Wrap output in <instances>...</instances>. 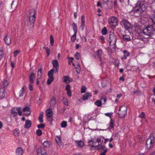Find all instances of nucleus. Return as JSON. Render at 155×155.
I'll use <instances>...</instances> for the list:
<instances>
[{"label": "nucleus", "mask_w": 155, "mask_h": 155, "mask_svg": "<svg viewBox=\"0 0 155 155\" xmlns=\"http://www.w3.org/2000/svg\"><path fill=\"white\" fill-rule=\"evenodd\" d=\"M136 6L134 8L135 12L141 13L144 12L146 10V6L144 1L139 0L136 4Z\"/></svg>", "instance_id": "nucleus-1"}, {"label": "nucleus", "mask_w": 155, "mask_h": 155, "mask_svg": "<svg viewBox=\"0 0 155 155\" xmlns=\"http://www.w3.org/2000/svg\"><path fill=\"white\" fill-rule=\"evenodd\" d=\"M154 136L153 134H151L146 142V146L147 149L152 148L154 146Z\"/></svg>", "instance_id": "nucleus-2"}, {"label": "nucleus", "mask_w": 155, "mask_h": 155, "mask_svg": "<svg viewBox=\"0 0 155 155\" xmlns=\"http://www.w3.org/2000/svg\"><path fill=\"white\" fill-rule=\"evenodd\" d=\"M36 12L35 9H31L29 13V22L30 24L29 25L31 27L33 26L35 20Z\"/></svg>", "instance_id": "nucleus-3"}, {"label": "nucleus", "mask_w": 155, "mask_h": 155, "mask_svg": "<svg viewBox=\"0 0 155 155\" xmlns=\"http://www.w3.org/2000/svg\"><path fill=\"white\" fill-rule=\"evenodd\" d=\"M143 33L148 36H151L155 33V30L152 25L147 27L142 31Z\"/></svg>", "instance_id": "nucleus-4"}, {"label": "nucleus", "mask_w": 155, "mask_h": 155, "mask_svg": "<svg viewBox=\"0 0 155 155\" xmlns=\"http://www.w3.org/2000/svg\"><path fill=\"white\" fill-rule=\"evenodd\" d=\"M117 40V38L116 35L113 32L110 33L108 38L110 45L115 46Z\"/></svg>", "instance_id": "nucleus-5"}, {"label": "nucleus", "mask_w": 155, "mask_h": 155, "mask_svg": "<svg viewBox=\"0 0 155 155\" xmlns=\"http://www.w3.org/2000/svg\"><path fill=\"white\" fill-rule=\"evenodd\" d=\"M11 114L13 115V117H15L18 114L21 116L22 115L21 108L20 107H15L11 109Z\"/></svg>", "instance_id": "nucleus-6"}, {"label": "nucleus", "mask_w": 155, "mask_h": 155, "mask_svg": "<svg viewBox=\"0 0 155 155\" xmlns=\"http://www.w3.org/2000/svg\"><path fill=\"white\" fill-rule=\"evenodd\" d=\"M121 25L123 27L125 30H128L132 28V25L128 20L125 19L122 20L120 22Z\"/></svg>", "instance_id": "nucleus-7"}, {"label": "nucleus", "mask_w": 155, "mask_h": 155, "mask_svg": "<svg viewBox=\"0 0 155 155\" xmlns=\"http://www.w3.org/2000/svg\"><path fill=\"white\" fill-rule=\"evenodd\" d=\"M127 107L124 106H121L119 110L118 115L120 118L124 117L126 115Z\"/></svg>", "instance_id": "nucleus-8"}, {"label": "nucleus", "mask_w": 155, "mask_h": 155, "mask_svg": "<svg viewBox=\"0 0 155 155\" xmlns=\"http://www.w3.org/2000/svg\"><path fill=\"white\" fill-rule=\"evenodd\" d=\"M54 71V69H52L50 71L48 72V76L49 78L48 79L47 81V84L48 85H50L51 84V82L54 80L53 76Z\"/></svg>", "instance_id": "nucleus-9"}, {"label": "nucleus", "mask_w": 155, "mask_h": 155, "mask_svg": "<svg viewBox=\"0 0 155 155\" xmlns=\"http://www.w3.org/2000/svg\"><path fill=\"white\" fill-rule=\"evenodd\" d=\"M108 20L109 24L115 27L117 25V20L115 17H111L108 19Z\"/></svg>", "instance_id": "nucleus-10"}, {"label": "nucleus", "mask_w": 155, "mask_h": 155, "mask_svg": "<svg viewBox=\"0 0 155 155\" xmlns=\"http://www.w3.org/2000/svg\"><path fill=\"white\" fill-rule=\"evenodd\" d=\"M97 143L95 140H90L88 141V144L91 147H97L100 145V144H97Z\"/></svg>", "instance_id": "nucleus-11"}, {"label": "nucleus", "mask_w": 155, "mask_h": 155, "mask_svg": "<svg viewBox=\"0 0 155 155\" xmlns=\"http://www.w3.org/2000/svg\"><path fill=\"white\" fill-rule=\"evenodd\" d=\"M53 66L54 68L53 69L56 73L58 72V71L59 64L58 61L57 60H53L52 62Z\"/></svg>", "instance_id": "nucleus-12"}, {"label": "nucleus", "mask_w": 155, "mask_h": 155, "mask_svg": "<svg viewBox=\"0 0 155 155\" xmlns=\"http://www.w3.org/2000/svg\"><path fill=\"white\" fill-rule=\"evenodd\" d=\"M4 40L6 44L8 45H10L11 43V36L8 34L6 35L4 38Z\"/></svg>", "instance_id": "nucleus-13"}, {"label": "nucleus", "mask_w": 155, "mask_h": 155, "mask_svg": "<svg viewBox=\"0 0 155 155\" xmlns=\"http://www.w3.org/2000/svg\"><path fill=\"white\" fill-rule=\"evenodd\" d=\"M50 107L51 108V109H54L56 103V99L54 97L52 96L51 97V100L50 101Z\"/></svg>", "instance_id": "nucleus-14"}, {"label": "nucleus", "mask_w": 155, "mask_h": 155, "mask_svg": "<svg viewBox=\"0 0 155 155\" xmlns=\"http://www.w3.org/2000/svg\"><path fill=\"white\" fill-rule=\"evenodd\" d=\"M6 93L4 89L3 88H0V99H2L5 98Z\"/></svg>", "instance_id": "nucleus-15"}, {"label": "nucleus", "mask_w": 155, "mask_h": 155, "mask_svg": "<svg viewBox=\"0 0 155 155\" xmlns=\"http://www.w3.org/2000/svg\"><path fill=\"white\" fill-rule=\"evenodd\" d=\"M65 89L67 91V94L68 96L71 97V91L70 89V85L68 84L66 85L65 87Z\"/></svg>", "instance_id": "nucleus-16"}, {"label": "nucleus", "mask_w": 155, "mask_h": 155, "mask_svg": "<svg viewBox=\"0 0 155 155\" xmlns=\"http://www.w3.org/2000/svg\"><path fill=\"white\" fill-rule=\"evenodd\" d=\"M52 109H51V108L48 109L46 111V114L47 117H51L52 116L53 113L52 112Z\"/></svg>", "instance_id": "nucleus-17"}, {"label": "nucleus", "mask_w": 155, "mask_h": 155, "mask_svg": "<svg viewBox=\"0 0 155 155\" xmlns=\"http://www.w3.org/2000/svg\"><path fill=\"white\" fill-rule=\"evenodd\" d=\"M29 83H33L34 79L35 78V74L33 72H32L31 74L29 75Z\"/></svg>", "instance_id": "nucleus-18"}, {"label": "nucleus", "mask_w": 155, "mask_h": 155, "mask_svg": "<svg viewBox=\"0 0 155 155\" xmlns=\"http://www.w3.org/2000/svg\"><path fill=\"white\" fill-rule=\"evenodd\" d=\"M81 30H83L85 27V18L84 15H83L81 17Z\"/></svg>", "instance_id": "nucleus-19"}, {"label": "nucleus", "mask_w": 155, "mask_h": 155, "mask_svg": "<svg viewBox=\"0 0 155 155\" xmlns=\"http://www.w3.org/2000/svg\"><path fill=\"white\" fill-rule=\"evenodd\" d=\"M73 81L72 78H70L69 77L65 76L64 77L63 81L66 83H69Z\"/></svg>", "instance_id": "nucleus-20"}, {"label": "nucleus", "mask_w": 155, "mask_h": 155, "mask_svg": "<svg viewBox=\"0 0 155 155\" xmlns=\"http://www.w3.org/2000/svg\"><path fill=\"white\" fill-rule=\"evenodd\" d=\"M23 150L21 148L19 147L16 150V155H22L23 153Z\"/></svg>", "instance_id": "nucleus-21"}, {"label": "nucleus", "mask_w": 155, "mask_h": 155, "mask_svg": "<svg viewBox=\"0 0 155 155\" xmlns=\"http://www.w3.org/2000/svg\"><path fill=\"white\" fill-rule=\"evenodd\" d=\"M31 123L30 120H26L25 124L24 126V127L26 129H28L31 125Z\"/></svg>", "instance_id": "nucleus-22"}, {"label": "nucleus", "mask_w": 155, "mask_h": 155, "mask_svg": "<svg viewBox=\"0 0 155 155\" xmlns=\"http://www.w3.org/2000/svg\"><path fill=\"white\" fill-rule=\"evenodd\" d=\"M37 74L38 78H41L42 75V68H38Z\"/></svg>", "instance_id": "nucleus-23"}, {"label": "nucleus", "mask_w": 155, "mask_h": 155, "mask_svg": "<svg viewBox=\"0 0 155 155\" xmlns=\"http://www.w3.org/2000/svg\"><path fill=\"white\" fill-rule=\"evenodd\" d=\"M91 94L89 93H86L83 95L82 99L83 100H86L88 99L89 97H91Z\"/></svg>", "instance_id": "nucleus-24"}, {"label": "nucleus", "mask_w": 155, "mask_h": 155, "mask_svg": "<svg viewBox=\"0 0 155 155\" xmlns=\"http://www.w3.org/2000/svg\"><path fill=\"white\" fill-rule=\"evenodd\" d=\"M102 53V50L101 49H98L97 51V55L99 58L100 61L101 62V55Z\"/></svg>", "instance_id": "nucleus-25"}, {"label": "nucleus", "mask_w": 155, "mask_h": 155, "mask_svg": "<svg viewBox=\"0 0 155 155\" xmlns=\"http://www.w3.org/2000/svg\"><path fill=\"white\" fill-rule=\"evenodd\" d=\"M43 146L45 147H48L51 145V143L48 141H45L43 143Z\"/></svg>", "instance_id": "nucleus-26"}, {"label": "nucleus", "mask_w": 155, "mask_h": 155, "mask_svg": "<svg viewBox=\"0 0 155 155\" xmlns=\"http://www.w3.org/2000/svg\"><path fill=\"white\" fill-rule=\"evenodd\" d=\"M43 112H41L39 114V117L38 119L39 121L41 123H42L43 122Z\"/></svg>", "instance_id": "nucleus-27"}, {"label": "nucleus", "mask_w": 155, "mask_h": 155, "mask_svg": "<svg viewBox=\"0 0 155 155\" xmlns=\"http://www.w3.org/2000/svg\"><path fill=\"white\" fill-rule=\"evenodd\" d=\"M98 149L101 152L104 151L106 150H107L106 147L104 145H102L100 147L98 148Z\"/></svg>", "instance_id": "nucleus-28"}, {"label": "nucleus", "mask_w": 155, "mask_h": 155, "mask_svg": "<svg viewBox=\"0 0 155 155\" xmlns=\"http://www.w3.org/2000/svg\"><path fill=\"white\" fill-rule=\"evenodd\" d=\"M123 53L124 54L123 58L124 59H126L127 58V57L129 56L130 53L129 52H128L126 50H124L123 51Z\"/></svg>", "instance_id": "nucleus-29"}, {"label": "nucleus", "mask_w": 155, "mask_h": 155, "mask_svg": "<svg viewBox=\"0 0 155 155\" xmlns=\"http://www.w3.org/2000/svg\"><path fill=\"white\" fill-rule=\"evenodd\" d=\"M123 38L124 40L126 41H129L130 40V36L127 35H123Z\"/></svg>", "instance_id": "nucleus-30"}, {"label": "nucleus", "mask_w": 155, "mask_h": 155, "mask_svg": "<svg viewBox=\"0 0 155 155\" xmlns=\"http://www.w3.org/2000/svg\"><path fill=\"white\" fill-rule=\"evenodd\" d=\"M114 121L111 119L110 121V123L109 124V129L113 128L114 126Z\"/></svg>", "instance_id": "nucleus-31"}, {"label": "nucleus", "mask_w": 155, "mask_h": 155, "mask_svg": "<svg viewBox=\"0 0 155 155\" xmlns=\"http://www.w3.org/2000/svg\"><path fill=\"white\" fill-rule=\"evenodd\" d=\"M72 27L73 28V30L74 32V33H75V32L77 33V26L76 24L74 23H73L72 24Z\"/></svg>", "instance_id": "nucleus-32"}, {"label": "nucleus", "mask_w": 155, "mask_h": 155, "mask_svg": "<svg viewBox=\"0 0 155 155\" xmlns=\"http://www.w3.org/2000/svg\"><path fill=\"white\" fill-rule=\"evenodd\" d=\"M25 86H24L22 88L21 90L20 91V92L21 93L19 95V97H22L24 94V91L25 90Z\"/></svg>", "instance_id": "nucleus-33"}, {"label": "nucleus", "mask_w": 155, "mask_h": 155, "mask_svg": "<svg viewBox=\"0 0 155 155\" xmlns=\"http://www.w3.org/2000/svg\"><path fill=\"white\" fill-rule=\"evenodd\" d=\"M50 41L51 45V46H53L54 44V39L52 35H51L50 36Z\"/></svg>", "instance_id": "nucleus-34"}, {"label": "nucleus", "mask_w": 155, "mask_h": 155, "mask_svg": "<svg viewBox=\"0 0 155 155\" xmlns=\"http://www.w3.org/2000/svg\"><path fill=\"white\" fill-rule=\"evenodd\" d=\"M77 33H74V34L71 37V40L73 42H74L76 38V35Z\"/></svg>", "instance_id": "nucleus-35"}, {"label": "nucleus", "mask_w": 155, "mask_h": 155, "mask_svg": "<svg viewBox=\"0 0 155 155\" xmlns=\"http://www.w3.org/2000/svg\"><path fill=\"white\" fill-rule=\"evenodd\" d=\"M95 104L98 107L101 106L102 103L99 100H97L95 102Z\"/></svg>", "instance_id": "nucleus-36"}, {"label": "nucleus", "mask_w": 155, "mask_h": 155, "mask_svg": "<svg viewBox=\"0 0 155 155\" xmlns=\"http://www.w3.org/2000/svg\"><path fill=\"white\" fill-rule=\"evenodd\" d=\"M13 133L15 136H18L19 134V131L18 129H15L14 130Z\"/></svg>", "instance_id": "nucleus-37"}, {"label": "nucleus", "mask_w": 155, "mask_h": 155, "mask_svg": "<svg viewBox=\"0 0 155 155\" xmlns=\"http://www.w3.org/2000/svg\"><path fill=\"white\" fill-rule=\"evenodd\" d=\"M77 145L80 147H82L84 145V142L82 141H80L78 142Z\"/></svg>", "instance_id": "nucleus-38"}, {"label": "nucleus", "mask_w": 155, "mask_h": 155, "mask_svg": "<svg viewBox=\"0 0 155 155\" xmlns=\"http://www.w3.org/2000/svg\"><path fill=\"white\" fill-rule=\"evenodd\" d=\"M61 126L62 127H65L67 126V122L65 121H63L61 123Z\"/></svg>", "instance_id": "nucleus-39"}, {"label": "nucleus", "mask_w": 155, "mask_h": 155, "mask_svg": "<svg viewBox=\"0 0 155 155\" xmlns=\"http://www.w3.org/2000/svg\"><path fill=\"white\" fill-rule=\"evenodd\" d=\"M102 33L103 35H105L107 33V30L106 27H104L102 30Z\"/></svg>", "instance_id": "nucleus-40"}, {"label": "nucleus", "mask_w": 155, "mask_h": 155, "mask_svg": "<svg viewBox=\"0 0 155 155\" xmlns=\"http://www.w3.org/2000/svg\"><path fill=\"white\" fill-rule=\"evenodd\" d=\"M36 134L38 136H40L42 135V132L41 130L38 129L36 131Z\"/></svg>", "instance_id": "nucleus-41"}, {"label": "nucleus", "mask_w": 155, "mask_h": 155, "mask_svg": "<svg viewBox=\"0 0 155 155\" xmlns=\"http://www.w3.org/2000/svg\"><path fill=\"white\" fill-rule=\"evenodd\" d=\"M74 56L75 58V59L78 60L79 59L80 57V54L78 52H77L75 54Z\"/></svg>", "instance_id": "nucleus-42"}, {"label": "nucleus", "mask_w": 155, "mask_h": 155, "mask_svg": "<svg viewBox=\"0 0 155 155\" xmlns=\"http://www.w3.org/2000/svg\"><path fill=\"white\" fill-rule=\"evenodd\" d=\"M43 48L45 49L46 50V52L47 54V56H49L50 55V50L48 47H44Z\"/></svg>", "instance_id": "nucleus-43"}, {"label": "nucleus", "mask_w": 155, "mask_h": 155, "mask_svg": "<svg viewBox=\"0 0 155 155\" xmlns=\"http://www.w3.org/2000/svg\"><path fill=\"white\" fill-rule=\"evenodd\" d=\"M4 55V53L2 50H0V61L3 58Z\"/></svg>", "instance_id": "nucleus-44"}, {"label": "nucleus", "mask_w": 155, "mask_h": 155, "mask_svg": "<svg viewBox=\"0 0 155 155\" xmlns=\"http://www.w3.org/2000/svg\"><path fill=\"white\" fill-rule=\"evenodd\" d=\"M30 108H29L28 107H26L23 108V111L24 112H30Z\"/></svg>", "instance_id": "nucleus-45"}, {"label": "nucleus", "mask_w": 155, "mask_h": 155, "mask_svg": "<svg viewBox=\"0 0 155 155\" xmlns=\"http://www.w3.org/2000/svg\"><path fill=\"white\" fill-rule=\"evenodd\" d=\"M86 88L85 87L84 85H83L81 88V93H84L86 91Z\"/></svg>", "instance_id": "nucleus-46"}, {"label": "nucleus", "mask_w": 155, "mask_h": 155, "mask_svg": "<svg viewBox=\"0 0 155 155\" xmlns=\"http://www.w3.org/2000/svg\"><path fill=\"white\" fill-rule=\"evenodd\" d=\"M3 84L4 87H6L8 85V83L6 80H4L3 81Z\"/></svg>", "instance_id": "nucleus-47"}, {"label": "nucleus", "mask_w": 155, "mask_h": 155, "mask_svg": "<svg viewBox=\"0 0 155 155\" xmlns=\"http://www.w3.org/2000/svg\"><path fill=\"white\" fill-rule=\"evenodd\" d=\"M132 93H133L134 94H137V95H139L140 94V92L137 89L134 90L132 91Z\"/></svg>", "instance_id": "nucleus-48"}, {"label": "nucleus", "mask_w": 155, "mask_h": 155, "mask_svg": "<svg viewBox=\"0 0 155 155\" xmlns=\"http://www.w3.org/2000/svg\"><path fill=\"white\" fill-rule=\"evenodd\" d=\"M45 127V124H39L38 125L37 127L38 128H44Z\"/></svg>", "instance_id": "nucleus-49"}, {"label": "nucleus", "mask_w": 155, "mask_h": 155, "mask_svg": "<svg viewBox=\"0 0 155 155\" xmlns=\"http://www.w3.org/2000/svg\"><path fill=\"white\" fill-rule=\"evenodd\" d=\"M20 52V51L18 50H17L15 51L14 52V56L15 57Z\"/></svg>", "instance_id": "nucleus-50"}, {"label": "nucleus", "mask_w": 155, "mask_h": 155, "mask_svg": "<svg viewBox=\"0 0 155 155\" xmlns=\"http://www.w3.org/2000/svg\"><path fill=\"white\" fill-rule=\"evenodd\" d=\"M33 83H29V90L31 91H32L33 89V87H32V84Z\"/></svg>", "instance_id": "nucleus-51"}, {"label": "nucleus", "mask_w": 155, "mask_h": 155, "mask_svg": "<svg viewBox=\"0 0 155 155\" xmlns=\"http://www.w3.org/2000/svg\"><path fill=\"white\" fill-rule=\"evenodd\" d=\"M145 115L144 113L143 112L140 114L139 117L141 118H143L145 117Z\"/></svg>", "instance_id": "nucleus-52"}, {"label": "nucleus", "mask_w": 155, "mask_h": 155, "mask_svg": "<svg viewBox=\"0 0 155 155\" xmlns=\"http://www.w3.org/2000/svg\"><path fill=\"white\" fill-rule=\"evenodd\" d=\"M61 138L58 137H57L55 138L56 141L58 143H59L61 142Z\"/></svg>", "instance_id": "nucleus-53"}, {"label": "nucleus", "mask_w": 155, "mask_h": 155, "mask_svg": "<svg viewBox=\"0 0 155 155\" xmlns=\"http://www.w3.org/2000/svg\"><path fill=\"white\" fill-rule=\"evenodd\" d=\"M96 141L98 144H100V145L101 144V138H97L96 139Z\"/></svg>", "instance_id": "nucleus-54"}, {"label": "nucleus", "mask_w": 155, "mask_h": 155, "mask_svg": "<svg viewBox=\"0 0 155 155\" xmlns=\"http://www.w3.org/2000/svg\"><path fill=\"white\" fill-rule=\"evenodd\" d=\"M75 69L77 72L79 74L80 72V67L79 66L78 67H77Z\"/></svg>", "instance_id": "nucleus-55"}, {"label": "nucleus", "mask_w": 155, "mask_h": 155, "mask_svg": "<svg viewBox=\"0 0 155 155\" xmlns=\"http://www.w3.org/2000/svg\"><path fill=\"white\" fill-rule=\"evenodd\" d=\"M101 101H103L105 103L107 100V98L106 97H102L101 98Z\"/></svg>", "instance_id": "nucleus-56"}, {"label": "nucleus", "mask_w": 155, "mask_h": 155, "mask_svg": "<svg viewBox=\"0 0 155 155\" xmlns=\"http://www.w3.org/2000/svg\"><path fill=\"white\" fill-rule=\"evenodd\" d=\"M151 19L153 23L155 24V16L152 17Z\"/></svg>", "instance_id": "nucleus-57"}, {"label": "nucleus", "mask_w": 155, "mask_h": 155, "mask_svg": "<svg viewBox=\"0 0 155 155\" xmlns=\"http://www.w3.org/2000/svg\"><path fill=\"white\" fill-rule=\"evenodd\" d=\"M108 150H106L103 152L101 153V155H106L105 153L107 152Z\"/></svg>", "instance_id": "nucleus-58"}, {"label": "nucleus", "mask_w": 155, "mask_h": 155, "mask_svg": "<svg viewBox=\"0 0 155 155\" xmlns=\"http://www.w3.org/2000/svg\"><path fill=\"white\" fill-rule=\"evenodd\" d=\"M41 103V100L40 99H38L37 101V104L39 105Z\"/></svg>", "instance_id": "nucleus-59"}, {"label": "nucleus", "mask_w": 155, "mask_h": 155, "mask_svg": "<svg viewBox=\"0 0 155 155\" xmlns=\"http://www.w3.org/2000/svg\"><path fill=\"white\" fill-rule=\"evenodd\" d=\"M11 65L12 69L15 68L14 63L13 62L11 61Z\"/></svg>", "instance_id": "nucleus-60"}, {"label": "nucleus", "mask_w": 155, "mask_h": 155, "mask_svg": "<svg viewBox=\"0 0 155 155\" xmlns=\"http://www.w3.org/2000/svg\"><path fill=\"white\" fill-rule=\"evenodd\" d=\"M111 114L110 113H107L105 114L107 116L109 117L110 118L111 117Z\"/></svg>", "instance_id": "nucleus-61"}, {"label": "nucleus", "mask_w": 155, "mask_h": 155, "mask_svg": "<svg viewBox=\"0 0 155 155\" xmlns=\"http://www.w3.org/2000/svg\"><path fill=\"white\" fill-rule=\"evenodd\" d=\"M82 39L83 41L84 42H86L87 41V39L84 36H82Z\"/></svg>", "instance_id": "nucleus-62"}, {"label": "nucleus", "mask_w": 155, "mask_h": 155, "mask_svg": "<svg viewBox=\"0 0 155 155\" xmlns=\"http://www.w3.org/2000/svg\"><path fill=\"white\" fill-rule=\"evenodd\" d=\"M119 79L120 81H122L123 82L124 81V78L123 77H120Z\"/></svg>", "instance_id": "nucleus-63"}, {"label": "nucleus", "mask_w": 155, "mask_h": 155, "mask_svg": "<svg viewBox=\"0 0 155 155\" xmlns=\"http://www.w3.org/2000/svg\"><path fill=\"white\" fill-rule=\"evenodd\" d=\"M64 104L66 106H68V102L67 99L65 100V101L64 102Z\"/></svg>", "instance_id": "nucleus-64"}]
</instances>
